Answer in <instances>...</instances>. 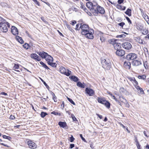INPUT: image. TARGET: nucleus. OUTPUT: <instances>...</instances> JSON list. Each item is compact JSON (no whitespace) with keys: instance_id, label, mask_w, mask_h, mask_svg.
Wrapping results in <instances>:
<instances>
[{"instance_id":"obj_10","label":"nucleus","mask_w":149,"mask_h":149,"mask_svg":"<svg viewBox=\"0 0 149 149\" xmlns=\"http://www.w3.org/2000/svg\"><path fill=\"white\" fill-rule=\"evenodd\" d=\"M27 144L30 148L35 149L37 147V145L33 142L31 141H27Z\"/></svg>"},{"instance_id":"obj_4","label":"nucleus","mask_w":149,"mask_h":149,"mask_svg":"<svg viewBox=\"0 0 149 149\" xmlns=\"http://www.w3.org/2000/svg\"><path fill=\"white\" fill-rule=\"evenodd\" d=\"M95 8L92 10V13L94 15H97L98 13L101 14H104V13L105 10L103 7L97 5Z\"/></svg>"},{"instance_id":"obj_39","label":"nucleus","mask_w":149,"mask_h":149,"mask_svg":"<svg viewBox=\"0 0 149 149\" xmlns=\"http://www.w3.org/2000/svg\"><path fill=\"white\" fill-rule=\"evenodd\" d=\"M148 30L146 29H143V32L142 33V34L143 35H146L148 34Z\"/></svg>"},{"instance_id":"obj_9","label":"nucleus","mask_w":149,"mask_h":149,"mask_svg":"<svg viewBox=\"0 0 149 149\" xmlns=\"http://www.w3.org/2000/svg\"><path fill=\"white\" fill-rule=\"evenodd\" d=\"M123 47L127 49H130L132 48V46L131 44L128 42H125L123 43L122 44Z\"/></svg>"},{"instance_id":"obj_19","label":"nucleus","mask_w":149,"mask_h":149,"mask_svg":"<svg viewBox=\"0 0 149 149\" xmlns=\"http://www.w3.org/2000/svg\"><path fill=\"white\" fill-rule=\"evenodd\" d=\"M97 100L98 102L102 104H104V102H106V100L105 98L102 97H98Z\"/></svg>"},{"instance_id":"obj_25","label":"nucleus","mask_w":149,"mask_h":149,"mask_svg":"<svg viewBox=\"0 0 149 149\" xmlns=\"http://www.w3.org/2000/svg\"><path fill=\"white\" fill-rule=\"evenodd\" d=\"M58 125L61 127L64 128L66 126V124L65 122H59Z\"/></svg>"},{"instance_id":"obj_15","label":"nucleus","mask_w":149,"mask_h":149,"mask_svg":"<svg viewBox=\"0 0 149 149\" xmlns=\"http://www.w3.org/2000/svg\"><path fill=\"white\" fill-rule=\"evenodd\" d=\"M31 57L32 58L38 61H40L41 60L40 58L36 54H31Z\"/></svg>"},{"instance_id":"obj_22","label":"nucleus","mask_w":149,"mask_h":149,"mask_svg":"<svg viewBox=\"0 0 149 149\" xmlns=\"http://www.w3.org/2000/svg\"><path fill=\"white\" fill-rule=\"evenodd\" d=\"M113 46L115 49L118 50V49H120V48L121 44L117 42Z\"/></svg>"},{"instance_id":"obj_26","label":"nucleus","mask_w":149,"mask_h":149,"mask_svg":"<svg viewBox=\"0 0 149 149\" xmlns=\"http://www.w3.org/2000/svg\"><path fill=\"white\" fill-rule=\"evenodd\" d=\"M103 104L107 108L109 109L110 107V103L107 101L106 100V102H104Z\"/></svg>"},{"instance_id":"obj_62","label":"nucleus","mask_w":149,"mask_h":149,"mask_svg":"<svg viewBox=\"0 0 149 149\" xmlns=\"http://www.w3.org/2000/svg\"><path fill=\"white\" fill-rule=\"evenodd\" d=\"M3 137L4 139H6L7 138H11L9 136H7L5 135H3Z\"/></svg>"},{"instance_id":"obj_54","label":"nucleus","mask_w":149,"mask_h":149,"mask_svg":"<svg viewBox=\"0 0 149 149\" xmlns=\"http://www.w3.org/2000/svg\"><path fill=\"white\" fill-rule=\"evenodd\" d=\"M134 141H135L136 142V143H139L138 140L137 139V137L136 136H134Z\"/></svg>"},{"instance_id":"obj_23","label":"nucleus","mask_w":149,"mask_h":149,"mask_svg":"<svg viewBox=\"0 0 149 149\" xmlns=\"http://www.w3.org/2000/svg\"><path fill=\"white\" fill-rule=\"evenodd\" d=\"M69 78L74 81L77 82L78 81L79 79L77 77L74 76H70Z\"/></svg>"},{"instance_id":"obj_52","label":"nucleus","mask_w":149,"mask_h":149,"mask_svg":"<svg viewBox=\"0 0 149 149\" xmlns=\"http://www.w3.org/2000/svg\"><path fill=\"white\" fill-rule=\"evenodd\" d=\"M136 146H137L138 149H141V148H140L141 145L139 143H136Z\"/></svg>"},{"instance_id":"obj_48","label":"nucleus","mask_w":149,"mask_h":149,"mask_svg":"<svg viewBox=\"0 0 149 149\" xmlns=\"http://www.w3.org/2000/svg\"><path fill=\"white\" fill-rule=\"evenodd\" d=\"M100 39L102 42H104L105 40V38L103 36H100Z\"/></svg>"},{"instance_id":"obj_56","label":"nucleus","mask_w":149,"mask_h":149,"mask_svg":"<svg viewBox=\"0 0 149 149\" xmlns=\"http://www.w3.org/2000/svg\"><path fill=\"white\" fill-rule=\"evenodd\" d=\"M80 137H81V139H82V140L83 141H85V139L83 137V136L82 135V134H80Z\"/></svg>"},{"instance_id":"obj_31","label":"nucleus","mask_w":149,"mask_h":149,"mask_svg":"<svg viewBox=\"0 0 149 149\" xmlns=\"http://www.w3.org/2000/svg\"><path fill=\"white\" fill-rule=\"evenodd\" d=\"M117 8L119 9L124 10L125 9L126 7L121 5H118L117 6Z\"/></svg>"},{"instance_id":"obj_63","label":"nucleus","mask_w":149,"mask_h":149,"mask_svg":"<svg viewBox=\"0 0 149 149\" xmlns=\"http://www.w3.org/2000/svg\"><path fill=\"white\" fill-rule=\"evenodd\" d=\"M120 125L122 126V127L124 129L125 128V127L121 123H119Z\"/></svg>"},{"instance_id":"obj_60","label":"nucleus","mask_w":149,"mask_h":149,"mask_svg":"<svg viewBox=\"0 0 149 149\" xmlns=\"http://www.w3.org/2000/svg\"><path fill=\"white\" fill-rule=\"evenodd\" d=\"M123 0H118V2L119 4H121L123 2Z\"/></svg>"},{"instance_id":"obj_13","label":"nucleus","mask_w":149,"mask_h":149,"mask_svg":"<svg viewBox=\"0 0 149 149\" xmlns=\"http://www.w3.org/2000/svg\"><path fill=\"white\" fill-rule=\"evenodd\" d=\"M11 31L13 34L16 35L18 34V32L17 29L15 26H13L11 28Z\"/></svg>"},{"instance_id":"obj_21","label":"nucleus","mask_w":149,"mask_h":149,"mask_svg":"<svg viewBox=\"0 0 149 149\" xmlns=\"http://www.w3.org/2000/svg\"><path fill=\"white\" fill-rule=\"evenodd\" d=\"M136 28L138 30H141L143 29V27L142 24L141 23H138L136 25Z\"/></svg>"},{"instance_id":"obj_50","label":"nucleus","mask_w":149,"mask_h":149,"mask_svg":"<svg viewBox=\"0 0 149 149\" xmlns=\"http://www.w3.org/2000/svg\"><path fill=\"white\" fill-rule=\"evenodd\" d=\"M126 18L127 20L128 21V22L130 24L132 23V22L131 20L130 19V18L128 17H126Z\"/></svg>"},{"instance_id":"obj_49","label":"nucleus","mask_w":149,"mask_h":149,"mask_svg":"<svg viewBox=\"0 0 149 149\" xmlns=\"http://www.w3.org/2000/svg\"><path fill=\"white\" fill-rule=\"evenodd\" d=\"M70 141L71 142H73L74 139L72 135H71V136L70 137Z\"/></svg>"},{"instance_id":"obj_17","label":"nucleus","mask_w":149,"mask_h":149,"mask_svg":"<svg viewBox=\"0 0 149 149\" xmlns=\"http://www.w3.org/2000/svg\"><path fill=\"white\" fill-rule=\"evenodd\" d=\"M141 63L140 61L134 60L132 61V64L133 66H138L141 64Z\"/></svg>"},{"instance_id":"obj_53","label":"nucleus","mask_w":149,"mask_h":149,"mask_svg":"<svg viewBox=\"0 0 149 149\" xmlns=\"http://www.w3.org/2000/svg\"><path fill=\"white\" fill-rule=\"evenodd\" d=\"M51 113L54 114L55 115H60V112H51Z\"/></svg>"},{"instance_id":"obj_5","label":"nucleus","mask_w":149,"mask_h":149,"mask_svg":"<svg viewBox=\"0 0 149 149\" xmlns=\"http://www.w3.org/2000/svg\"><path fill=\"white\" fill-rule=\"evenodd\" d=\"M97 5V3L95 1H93L92 2L89 1L86 3V6L89 9L92 13V10L96 8V6Z\"/></svg>"},{"instance_id":"obj_12","label":"nucleus","mask_w":149,"mask_h":149,"mask_svg":"<svg viewBox=\"0 0 149 149\" xmlns=\"http://www.w3.org/2000/svg\"><path fill=\"white\" fill-rule=\"evenodd\" d=\"M125 51L122 49H118L116 52V54L117 55L120 56H123L125 54Z\"/></svg>"},{"instance_id":"obj_11","label":"nucleus","mask_w":149,"mask_h":149,"mask_svg":"<svg viewBox=\"0 0 149 149\" xmlns=\"http://www.w3.org/2000/svg\"><path fill=\"white\" fill-rule=\"evenodd\" d=\"M85 91L86 93L89 96H93L94 94V91L93 89L87 88H86Z\"/></svg>"},{"instance_id":"obj_36","label":"nucleus","mask_w":149,"mask_h":149,"mask_svg":"<svg viewBox=\"0 0 149 149\" xmlns=\"http://www.w3.org/2000/svg\"><path fill=\"white\" fill-rule=\"evenodd\" d=\"M144 19L149 24V19L147 15H145L144 17Z\"/></svg>"},{"instance_id":"obj_59","label":"nucleus","mask_w":149,"mask_h":149,"mask_svg":"<svg viewBox=\"0 0 149 149\" xmlns=\"http://www.w3.org/2000/svg\"><path fill=\"white\" fill-rule=\"evenodd\" d=\"M96 115L98 116L100 119H101L102 118V116L101 115H100L98 114L97 113Z\"/></svg>"},{"instance_id":"obj_6","label":"nucleus","mask_w":149,"mask_h":149,"mask_svg":"<svg viewBox=\"0 0 149 149\" xmlns=\"http://www.w3.org/2000/svg\"><path fill=\"white\" fill-rule=\"evenodd\" d=\"M67 71V72H66V69L63 66L59 68V71L61 73L68 76L71 74V72L68 70Z\"/></svg>"},{"instance_id":"obj_1","label":"nucleus","mask_w":149,"mask_h":149,"mask_svg":"<svg viewBox=\"0 0 149 149\" xmlns=\"http://www.w3.org/2000/svg\"><path fill=\"white\" fill-rule=\"evenodd\" d=\"M80 28L81 29V33L82 35H85L86 37L89 39H93V38L94 31L93 29H90L88 25L83 24L82 25L81 24Z\"/></svg>"},{"instance_id":"obj_24","label":"nucleus","mask_w":149,"mask_h":149,"mask_svg":"<svg viewBox=\"0 0 149 149\" xmlns=\"http://www.w3.org/2000/svg\"><path fill=\"white\" fill-rule=\"evenodd\" d=\"M135 40L136 41L138 42L139 43L141 44H143V40L141 39L139 37H135Z\"/></svg>"},{"instance_id":"obj_35","label":"nucleus","mask_w":149,"mask_h":149,"mask_svg":"<svg viewBox=\"0 0 149 149\" xmlns=\"http://www.w3.org/2000/svg\"><path fill=\"white\" fill-rule=\"evenodd\" d=\"M48 64L52 67H56V64L55 63L50 62V63H49Z\"/></svg>"},{"instance_id":"obj_64","label":"nucleus","mask_w":149,"mask_h":149,"mask_svg":"<svg viewBox=\"0 0 149 149\" xmlns=\"http://www.w3.org/2000/svg\"><path fill=\"white\" fill-rule=\"evenodd\" d=\"M145 38L146 39H149V35H147L145 37Z\"/></svg>"},{"instance_id":"obj_27","label":"nucleus","mask_w":149,"mask_h":149,"mask_svg":"<svg viewBox=\"0 0 149 149\" xmlns=\"http://www.w3.org/2000/svg\"><path fill=\"white\" fill-rule=\"evenodd\" d=\"M77 86L82 88H84L85 87V85L79 81L77 82Z\"/></svg>"},{"instance_id":"obj_55","label":"nucleus","mask_w":149,"mask_h":149,"mask_svg":"<svg viewBox=\"0 0 149 149\" xmlns=\"http://www.w3.org/2000/svg\"><path fill=\"white\" fill-rule=\"evenodd\" d=\"M76 22L75 21V20H73V21H72L71 22V24L72 25H74L75 24H76Z\"/></svg>"},{"instance_id":"obj_47","label":"nucleus","mask_w":149,"mask_h":149,"mask_svg":"<svg viewBox=\"0 0 149 149\" xmlns=\"http://www.w3.org/2000/svg\"><path fill=\"white\" fill-rule=\"evenodd\" d=\"M38 6L40 5L39 3L37 0H32Z\"/></svg>"},{"instance_id":"obj_41","label":"nucleus","mask_w":149,"mask_h":149,"mask_svg":"<svg viewBox=\"0 0 149 149\" xmlns=\"http://www.w3.org/2000/svg\"><path fill=\"white\" fill-rule=\"evenodd\" d=\"M67 99L72 104H74V105L75 104V103L74 102H73V101L71 99H70L69 98H68V97H67Z\"/></svg>"},{"instance_id":"obj_44","label":"nucleus","mask_w":149,"mask_h":149,"mask_svg":"<svg viewBox=\"0 0 149 149\" xmlns=\"http://www.w3.org/2000/svg\"><path fill=\"white\" fill-rule=\"evenodd\" d=\"M128 79L132 82L134 80L135 78L134 77H128Z\"/></svg>"},{"instance_id":"obj_16","label":"nucleus","mask_w":149,"mask_h":149,"mask_svg":"<svg viewBox=\"0 0 149 149\" xmlns=\"http://www.w3.org/2000/svg\"><path fill=\"white\" fill-rule=\"evenodd\" d=\"M42 58H45V57L48 54L47 53L44 52H38L37 53Z\"/></svg>"},{"instance_id":"obj_30","label":"nucleus","mask_w":149,"mask_h":149,"mask_svg":"<svg viewBox=\"0 0 149 149\" xmlns=\"http://www.w3.org/2000/svg\"><path fill=\"white\" fill-rule=\"evenodd\" d=\"M117 40L116 39H112L111 40L109 41V42L110 43L113 44L114 46L115 44L117 42Z\"/></svg>"},{"instance_id":"obj_46","label":"nucleus","mask_w":149,"mask_h":149,"mask_svg":"<svg viewBox=\"0 0 149 149\" xmlns=\"http://www.w3.org/2000/svg\"><path fill=\"white\" fill-rule=\"evenodd\" d=\"M126 36L124 34H122L117 36L118 38H123L125 37Z\"/></svg>"},{"instance_id":"obj_2","label":"nucleus","mask_w":149,"mask_h":149,"mask_svg":"<svg viewBox=\"0 0 149 149\" xmlns=\"http://www.w3.org/2000/svg\"><path fill=\"white\" fill-rule=\"evenodd\" d=\"M7 26L10 27V24L2 17H0V29L3 32H6L8 30Z\"/></svg>"},{"instance_id":"obj_58","label":"nucleus","mask_w":149,"mask_h":149,"mask_svg":"<svg viewBox=\"0 0 149 149\" xmlns=\"http://www.w3.org/2000/svg\"><path fill=\"white\" fill-rule=\"evenodd\" d=\"M15 118V117L14 116L11 115L10 117V119L11 120H13Z\"/></svg>"},{"instance_id":"obj_32","label":"nucleus","mask_w":149,"mask_h":149,"mask_svg":"<svg viewBox=\"0 0 149 149\" xmlns=\"http://www.w3.org/2000/svg\"><path fill=\"white\" fill-rule=\"evenodd\" d=\"M51 94L53 96L52 97L53 99L55 102H57V100L56 99V97L55 95V94L53 93L52 92Z\"/></svg>"},{"instance_id":"obj_14","label":"nucleus","mask_w":149,"mask_h":149,"mask_svg":"<svg viewBox=\"0 0 149 149\" xmlns=\"http://www.w3.org/2000/svg\"><path fill=\"white\" fill-rule=\"evenodd\" d=\"M45 59L47 61L48 64L50 63V62H53V58L48 54L45 57Z\"/></svg>"},{"instance_id":"obj_3","label":"nucleus","mask_w":149,"mask_h":149,"mask_svg":"<svg viewBox=\"0 0 149 149\" xmlns=\"http://www.w3.org/2000/svg\"><path fill=\"white\" fill-rule=\"evenodd\" d=\"M101 61L102 67L104 68L107 70L110 69L111 66V63L109 59L101 58Z\"/></svg>"},{"instance_id":"obj_29","label":"nucleus","mask_w":149,"mask_h":149,"mask_svg":"<svg viewBox=\"0 0 149 149\" xmlns=\"http://www.w3.org/2000/svg\"><path fill=\"white\" fill-rule=\"evenodd\" d=\"M40 64L42 65L43 67L47 70L49 69V68L47 66V65L42 62L40 61Z\"/></svg>"},{"instance_id":"obj_34","label":"nucleus","mask_w":149,"mask_h":149,"mask_svg":"<svg viewBox=\"0 0 149 149\" xmlns=\"http://www.w3.org/2000/svg\"><path fill=\"white\" fill-rule=\"evenodd\" d=\"M138 77L139 79H141L144 80L146 78V76L144 75H143L141 76L139 75L138 76Z\"/></svg>"},{"instance_id":"obj_18","label":"nucleus","mask_w":149,"mask_h":149,"mask_svg":"<svg viewBox=\"0 0 149 149\" xmlns=\"http://www.w3.org/2000/svg\"><path fill=\"white\" fill-rule=\"evenodd\" d=\"M131 63L129 61H125L124 63V66L127 69H130Z\"/></svg>"},{"instance_id":"obj_8","label":"nucleus","mask_w":149,"mask_h":149,"mask_svg":"<svg viewBox=\"0 0 149 149\" xmlns=\"http://www.w3.org/2000/svg\"><path fill=\"white\" fill-rule=\"evenodd\" d=\"M132 83L135 87L138 90V91H139L141 93L143 94L144 93V92L143 89L139 86L137 85L138 84V83L135 79L133 81Z\"/></svg>"},{"instance_id":"obj_42","label":"nucleus","mask_w":149,"mask_h":149,"mask_svg":"<svg viewBox=\"0 0 149 149\" xmlns=\"http://www.w3.org/2000/svg\"><path fill=\"white\" fill-rule=\"evenodd\" d=\"M29 44L27 43H25L23 45V47L24 48L26 49L28 48Z\"/></svg>"},{"instance_id":"obj_28","label":"nucleus","mask_w":149,"mask_h":149,"mask_svg":"<svg viewBox=\"0 0 149 149\" xmlns=\"http://www.w3.org/2000/svg\"><path fill=\"white\" fill-rule=\"evenodd\" d=\"M131 10L129 8L127 9V10L125 12V13L128 16H131Z\"/></svg>"},{"instance_id":"obj_7","label":"nucleus","mask_w":149,"mask_h":149,"mask_svg":"<svg viewBox=\"0 0 149 149\" xmlns=\"http://www.w3.org/2000/svg\"><path fill=\"white\" fill-rule=\"evenodd\" d=\"M137 57V55L135 53H130L126 56V59L128 60H133Z\"/></svg>"},{"instance_id":"obj_57","label":"nucleus","mask_w":149,"mask_h":149,"mask_svg":"<svg viewBox=\"0 0 149 149\" xmlns=\"http://www.w3.org/2000/svg\"><path fill=\"white\" fill-rule=\"evenodd\" d=\"M74 146V144H71L70 145V148L72 149Z\"/></svg>"},{"instance_id":"obj_33","label":"nucleus","mask_w":149,"mask_h":149,"mask_svg":"<svg viewBox=\"0 0 149 149\" xmlns=\"http://www.w3.org/2000/svg\"><path fill=\"white\" fill-rule=\"evenodd\" d=\"M143 65L144 67L146 69L148 68L149 67L148 63H147L146 61L143 63Z\"/></svg>"},{"instance_id":"obj_20","label":"nucleus","mask_w":149,"mask_h":149,"mask_svg":"<svg viewBox=\"0 0 149 149\" xmlns=\"http://www.w3.org/2000/svg\"><path fill=\"white\" fill-rule=\"evenodd\" d=\"M16 38L17 40L21 44H22L24 43V41L23 40L22 38L18 36H16Z\"/></svg>"},{"instance_id":"obj_38","label":"nucleus","mask_w":149,"mask_h":149,"mask_svg":"<svg viewBox=\"0 0 149 149\" xmlns=\"http://www.w3.org/2000/svg\"><path fill=\"white\" fill-rule=\"evenodd\" d=\"M109 94L116 101V102H118V100L117 99V98L116 97L113 95L111 93H110V92H109Z\"/></svg>"},{"instance_id":"obj_51","label":"nucleus","mask_w":149,"mask_h":149,"mask_svg":"<svg viewBox=\"0 0 149 149\" xmlns=\"http://www.w3.org/2000/svg\"><path fill=\"white\" fill-rule=\"evenodd\" d=\"M125 24V23L124 22H121L118 24V25L122 26V27H123V26Z\"/></svg>"},{"instance_id":"obj_40","label":"nucleus","mask_w":149,"mask_h":149,"mask_svg":"<svg viewBox=\"0 0 149 149\" xmlns=\"http://www.w3.org/2000/svg\"><path fill=\"white\" fill-rule=\"evenodd\" d=\"M47 114L46 112H41L40 115L42 117L44 118Z\"/></svg>"},{"instance_id":"obj_61","label":"nucleus","mask_w":149,"mask_h":149,"mask_svg":"<svg viewBox=\"0 0 149 149\" xmlns=\"http://www.w3.org/2000/svg\"><path fill=\"white\" fill-rule=\"evenodd\" d=\"M67 27L71 31H72V29L70 27V26L68 25H67Z\"/></svg>"},{"instance_id":"obj_37","label":"nucleus","mask_w":149,"mask_h":149,"mask_svg":"<svg viewBox=\"0 0 149 149\" xmlns=\"http://www.w3.org/2000/svg\"><path fill=\"white\" fill-rule=\"evenodd\" d=\"M81 26V24H76V28L75 29L76 30H79L81 28H80V26Z\"/></svg>"},{"instance_id":"obj_43","label":"nucleus","mask_w":149,"mask_h":149,"mask_svg":"<svg viewBox=\"0 0 149 149\" xmlns=\"http://www.w3.org/2000/svg\"><path fill=\"white\" fill-rule=\"evenodd\" d=\"M71 117L72 118L73 121H77V118H75L73 114H71Z\"/></svg>"},{"instance_id":"obj_45","label":"nucleus","mask_w":149,"mask_h":149,"mask_svg":"<svg viewBox=\"0 0 149 149\" xmlns=\"http://www.w3.org/2000/svg\"><path fill=\"white\" fill-rule=\"evenodd\" d=\"M19 68V66L18 64H14V65L13 67V68L15 69H18Z\"/></svg>"}]
</instances>
